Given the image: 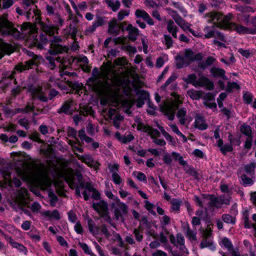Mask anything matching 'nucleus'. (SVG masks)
Here are the masks:
<instances>
[{
	"mask_svg": "<svg viewBox=\"0 0 256 256\" xmlns=\"http://www.w3.org/2000/svg\"><path fill=\"white\" fill-rule=\"evenodd\" d=\"M30 23H24L20 26V30L8 20V14L0 16V32L4 36H11L16 39L25 38L30 31Z\"/></svg>",
	"mask_w": 256,
	"mask_h": 256,
	"instance_id": "f257e3e1",
	"label": "nucleus"
},
{
	"mask_svg": "<svg viewBox=\"0 0 256 256\" xmlns=\"http://www.w3.org/2000/svg\"><path fill=\"white\" fill-rule=\"evenodd\" d=\"M111 69L108 66L102 68L104 80L100 79V76H92L89 81L92 83L94 91L97 92L110 93L116 86V80L114 76L110 77Z\"/></svg>",
	"mask_w": 256,
	"mask_h": 256,
	"instance_id": "f03ea898",
	"label": "nucleus"
},
{
	"mask_svg": "<svg viewBox=\"0 0 256 256\" xmlns=\"http://www.w3.org/2000/svg\"><path fill=\"white\" fill-rule=\"evenodd\" d=\"M204 18L206 19L207 22L212 24L211 26H206L204 28V32L205 33L204 38H214L224 42H226L224 34L216 30V28H223V24L218 22L222 18L220 12H208L205 14Z\"/></svg>",
	"mask_w": 256,
	"mask_h": 256,
	"instance_id": "7ed1b4c3",
	"label": "nucleus"
},
{
	"mask_svg": "<svg viewBox=\"0 0 256 256\" xmlns=\"http://www.w3.org/2000/svg\"><path fill=\"white\" fill-rule=\"evenodd\" d=\"M46 88L44 89L42 86L33 87L30 88V92L32 98L38 99L40 102H46L48 100H52L56 96L59 92L54 88L50 89L49 91L48 96H46Z\"/></svg>",
	"mask_w": 256,
	"mask_h": 256,
	"instance_id": "20e7f679",
	"label": "nucleus"
},
{
	"mask_svg": "<svg viewBox=\"0 0 256 256\" xmlns=\"http://www.w3.org/2000/svg\"><path fill=\"white\" fill-rule=\"evenodd\" d=\"M26 54L31 58L24 62H19L14 66V70L22 72L26 70H28L32 68L33 66H37L40 64L42 57L39 55H36L34 52L27 51Z\"/></svg>",
	"mask_w": 256,
	"mask_h": 256,
	"instance_id": "39448f33",
	"label": "nucleus"
},
{
	"mask_svg": "<svg viewBox=\"0 0 256 256\" xmlns=\"http://www.w3.org/2000/svg\"><path fill=\"white\" fill-rule=\"evenodd\" d=\"M62 41V39L57 36H54L50 39V48L48 50V52L51 55H56L58 54L68 52V48L60 44Z\"/></svg>",
	"mask_w": 256,
	"mask_h": 256,
	"instance_id": "423d86ee",
	"label": "nucleus"
},
{
	"mask_svg": "<svg viewBox=\"0 0 256 256\" xmlns=\"http://www.w3.org/2000/svg\"><path fill=\"white\" fill-rule=\"evenodd\" d=\"M116 199V203L112 204V206L114 209L115 219L117 220H121L122 221H123V216L128 213V207L126 204L121 202L118 198Z\"/></svg>",
	"mask_w": 256,
	"mask_h": 256,
	"instance_id": "0eeeda50",
	"label": "nucleus"
},
{
	"mask_svg": "<svg viewBox=\"0 0 256 256\" xmlns=\"http://www.w3.org/2000/svg\"><path fill=\"white\" fill-rule=\"evenodd\" d=\"M22 5L26 10V18L28 20H30V18H34V16H38L40 12L38 10L34 8H30L31 6L34 5V0H21Z\"/></svg>",
	"mask_w": 256,
	"mask_h": 256,
	"instance_id": "6e6552de",
	"label": "nucleus"
},
{
	"mask_svg": "<svg viewBox=\"0 0 256 256\" xmlns=\"http://www.w3.org/2000/svg\"><path fill=\"white\" fill-rule=\"evenodd\" d=\"M137 130L148 133L153 139L156 137L160 136V132L157 129L153 128L149 125L145 124L142 122H139L138 124Z\"/></svg>",
	"mask_w": 256,
	"mask_h": 256,
	"instance_id": "1a4fd4ad",
	"label": "nucleus"
},
{
	"mask_svg": "<svg viewBox=\"0 0 256 256\" xmlns=\"http://www.w3.org/2000/svg\"><path fill=\"white\" fill-rule=\"evenodd\" d=\"M230 29L234 30L240 34H256V28H248L236 23L230 24Z\"/></svg>",
	"mask_w": 256,
	"mask_h": 256,
	"instance_id": "9d476101",
	"label": "nucleus"
},
{
	"mask_svg": "<svg viewBox=\"0 0 256 256\" xmlns=\"http://www.w3.org/2000/svg\"><path fill=\"white\" fill-rule=\"evenodd\" d=\"M14 52L13 46L2 40H0V59L5 55H10Z\"/></svg>",
	"mask_w": 256,
	"mask_h": 256,
	"instance_id": "9b49d317",
	"label": "nucleus"
},
{
	"mask_svg": "<svg viewBox=\"0 0 256 256\" xmlns=\"http://www.w3.org/2000/svg\"><path fill=\"white\" fill-rule=\"evenodd\" d=\"M186 62H188V65L194 61H198L202 60L203 56L202 53L199 52L194 54L190 50H186L185 51L184 56Z\"/></svg>",
	"mask_w": 256,
	"mask_h": 256,
	"instance_id": "f8f14e48",
	"label": "nucleus"
},
{
	"mask_svg": "<svg viewBox=\"0 0 256 256\" xmlns=\"http://www.w3.org/2000/svg\"><path fill=\"white\" fill-rule=\"evenodd\" d=\"M198 86L205 87L208 90H212L214 88V84L207 78L201 76L196 80L195 87L196 88Z\"/></svg>",
	"mask_w": 256,
	"mask_h": 256,
	"instance_id": "ddd939ff",
	"label": "nucleus"
},
{
	"mask_svg": "<svg viewBox=\"0 0 256 256\" xmlns=\"http://www.w3.org/2000/svg\"><path fill=\"white\" fill-rule=\"evenodd\" d=\"M202 196L204 200H209L208 206L210 208L215 207L217 208H221L220 199L213 194H203Z\"/></svg>",
	"mask_w": 256,
	"mask_h": 256,
	"instance_id": "4468645a",
	"label": "nucleus"
},
{
	"mask_svg": "<svg viewBox=\"0 0 256 256\" xmlns=\"http://www.w3.org/2000/svg\"><path fill=\"white\" fill-rule=\"evenodd\" d=\"M78 160H80L82 162L85 163L90 168H96L99 166L100 164L97 162L94 161L92 157L90 155L84 154L82 156L76 155Z\"/></svg>",
	"mask_w": 256,
	"mask_h": 256,
	"instance_id": "2eb2a0df",
	"label": "nucleus"
},
{
	"mask_svg": "<svg viewBox=\"0 0 256 256\" xmlns=\"http://www.w3.org/2000/svg\"><path fill=\"white\" fill-rule=\"evenodd\" d=\"M76 176L78 182L82 181V176L81 172L77 170L74 173V174H69L66 176V180L70 185V188H73L75 186H77L75 182V177Z\"/></svg>",
	"mask_w": 256,
	"mask_h": 256,
	"instance_id": "dca6fc26",
	"label": "nucleus"
},
{
	"mask_svg": "<svg viewBox=\"0 0 256 256\" xmlns=\"http://www.w3.org/2000/svg\"><path fill=\"white\" fill-rule=\"evenodd\" d=\"M108 32L110 34L116 36L120 34V26L118 20L113 18L108 22Z\"/></svg>",
	"mask_w": 256,
	"mask_h": 256,
	"instance_id": "f3484780",
	"label": "nucleus"
},
{
	"mask_svg": "<svg viewBox=\"0 0 256 256\" xmlns=\"http://www.w3.org/2000/svg\"><path fill=\"white\" fill-rule=\"evenodd\" d=\"M38 182L40 188L46 190L51 186V180L48 176L44 174H40L38 178Z\"/></svg>",
	"mask_w": 256,
	"mask_h": 256,
	"instance_id": "a211bd4d",
	"label": "nucleus"
},
{
	"mask_svg": "<svg viewBox=\"0 0 256 256\" xmlns=\"http://www.w3.org/2000/svg\"><path fill=\"white\" fill-rule=\"evenodd\" d=\"M92 208L100 214H106L108 212L107 204L103 200L100 201L97 203H93L92 205Z\"/></svg>",
	"mask_w": 256,
	"mask_h": 256,
	"instance_id": "6ab92c4d",
	"label": "nucleus"
},
{
	"mask_svg": "<svg viewBox=\"0 0 256 256\" xmlns=\"http://www.w3.org/2000/svg\"><path fill=\"white\" fill-rule=\"evenodd\" d=\"M135 15L137 18H142L150 26L154 24L153 20L145 10L138 9L135 12Z\"/></svg>",
	"mask_w": 256,
	"mask_h": 256,
	"instance_id": "aec40b11",
	"label": "nucleus"
},
{
	"mask_svg": "<svg viewBox=\"0 0 256 256\" xmlns=\"http://www.w3.org/2000/svg\"><path fill=\"white\" fill-rule=\"evenodd\" d=\"M126 30L128 32V39L132 42L135 41L139 35L138 28L134 26L132 24H129L126 28Z\"/></svg>",
	"mask_w": 256,
	"mask_h": 256,
	"instance_id": "412c9836",
	"label": "nucleus"
},
{
	"mask_svg": "<svg viewBox=\"0 0 256 256\" xmlns=\"http://www.w3.org/2000/svg\"><path fill=\"white\" fill-rule=\"evenodd\" d=\"M40 28L46 34L50 36H52L54 33V30H58L56 26H50L44 22H40Z\"/></svg>",
	"mask_w": 256,
	"mask_h": 256,
	"instance_id": "4be33fe9",
	"label": "nucleus"
},
{
	"mask_svg": "<svg viewBox=\"0 0 256 256\" xmlns=\"http://www.w3.org/2000/svg\"><path fill=\"white\" fill-rule=\"evenodd\" d=\"M166 28L168 32L171 34L174 38H177L176 33L178 31V28L174 24V22L172 20H168Z\"/></svg>",
	"mask_w": 256,
	"mask_h": 256,
	"instance_id": "5701e85b",
	"label": "nucleus"
},
{
	"mask_svg": "<svg viewBox=\"0 0 256 256\" xmlns=\"http://www.w3.org/2000/svg\"><path fill=\"white\" fill-rule=\"evenodd\" d=\"M46 60L48 62L46 64L47 66L52 70H54L56 66L55 61H58V62H60L62 64L64 63L63 60L60 59V57L54 58L52 56H46Z\"/></svg>",
	"mask_w": 256,
	"mask_h": 256,
	"instance_id": "b1692460",
	"label": "nucleus"
},
{
	"mask_svg": "<svg viewBox=\"0 0 256 256\" xmlns=\"http://www.w3.org/2000/svg\"><path fill=\"white\" fill-rule=\"evenodd\" d=\"M210 72L213 76L216 78H221L224 80H226L227 78L225 76V71L222 68L214 67L210 69Z\"/></svg>",
	"mask_w": 256,
	"mask_h": 256,
	"instance_id": "393cba45",
	"label": "nucleus"
},
{
	"mask_svg": "<svg viewBox=\"0 0 256 256\" xmlns=\"http://www.w3.org/2000/svg\"><path fill=\"white\" fill-rule=\"evenodd\" d=\"M222 18V19L219 21L221 20V22H218V23H220L223 24V28H225L230 29V24L232 22H230L233 17V15L231 13H228V14L225 16L224 17L222 16V15L220 13Z\"/></svg>",
	"mask_w": 256,
	"mask_h": 256,
	"instance_id": "a878e982",
	"label": "nucleus"
},
{
	"mask_svg": "<svg viewBox=\"0 0 256 256\" xmlns=\"http://www.w3.org/2000/svg\"><path fill=\"white\" fill-rule=\"evenodd\" d=\"M194 125L196 128L200 130H204L208 128V126L205 123L204 119L200 116L196 118Z\"/></svg>",
	"mask_w": 256,
	"mask_h": 256,
	"instance_id": "bb28decb",
	"label": "nucleus"
},
{
	"mask_svg": "<svg viewBox=\"0 0 256 256\" xmlns=\"http://www.w3.org/2000/svg\"><path fill=\"white\" fill-rule=\"evenodd\" d=\"M72 102L66 101L62 106L58 110V112L59 114L64 113L66 114H70L72 112H70Z\"/></svg>",
	"mask_w": 256,
	"mask_h": 256,
	"instance_id": "cd10ccee",
	"label": "nucleus"
},
{
	"mask_svg": "<svg viewBox=\"0 0 256 256\" xmlns=\"http://www.w3.org/2000/svg\"><path fill=\"white\" fill-rule=\"evenodd\" d=\"M88 230L90 233H92L93 235H96L98 234L99 228L96 226L95 222L92 219H88Z\"/></svg>",
	"mask_w": 256,
	"mask_h": 256,
	"instance_id": "c85d7f7f",
	"label": "nucleus"
},
{
	"mask_svg": "<svg viewBox=\"0 0 256 256\" xmlns=\"http://www.w3.org/2000/svg\"><path fill=\"white\" fill-rule=\"evenodd\" d=\"M187 94L192 99L198 100L201 98L202 92L194 89H190L187 91Z\"/></svg>",
	"mask_w": 256,
	"mask_h": 256,
	"instance_id": "c756f323",
	"label": "nucleus"
},
{
	"mask_svg": "<svg viewBox=\"0 0 256 256\" xmlns=\"http://www.w3.org/2000/svg\"><path fill=\"white\" fill-rule=\"evenodd\" d=\"M105 2L113 12L117 11L120 6V2L118 0H105Z\"/></svg>",
	"mask_w": 256,
	"mask_h": 256,
	"instance_id": "7c9ffc66",
	"label": "nucleus"
},
{
	"mask_svg": "<svg viewBox=\"0 0 256 256\" xmlns=\"http://www.w3.org/2000/svg\"><path fill=\"white\" fill-rule=\"evenodd\" d=\"M143 230L140 228V226L138 228H135L133 230L132 234L134 235L135 240L138 242H140L142 241L144 238L143 236Z\"/></svg>",
	"mask_w": 256,
	"mask_h": 256,
	"instance_id": "2f4dec72",
	"label": "nucleus"
},
{
	"mask_svg": "<svg viewBox=\"0 0 256 256\" xmlns=\"http://www.w3.org/2000/svg\"><path fill=\"white\" fill-rule=\"evenodd\" d=\"M160 225L163 230H164L166 233L168 234V231L166 230V226L169 224L170 222V216L164 215L160 218Z\"/></svg>",
	"mask_w": 256,
	"mask_h": 256,
	"instance_id": "473e14b6",
	"label": "nucleus"
},
{
	"mask_svg": "<svg viewBox=\"0 0 256 256\" xmlns=\"http://www.w3.org/2000/svg\"><path fill=\"white\" fill-rule=\"evenodd\" d=\"M176 66L178 68L187 66L188 62H186L184 56H177L176 58Z\"/></svg>",
	"mask_w": 256,
	"mask_h": 256,
	"instance_id": "72a5a7b5",
	"label": "nucleus"
},
{
	"mask_svg": "<svg viewBox=\"0 0 256 256\" xmlns=\"http://www.w3.org/2000/svg\"><path fill=\"white\" fill-rule=\"evenodd\" d=\"M186 114V112L185 108H182L178 110L176 116L179 118L180 123L181 124H184L186 122L185 116Z\"/></svg>",
	"mask_w": 256,
	"mask_h": 256,
	"instance_id": "f704fd0d",
	"label": "nucleus"
},
{
	"mask_svg": "<svg viewBox=\"0 0 256 256\" xmlns=\"http://www.w3.org/2000/svg\"><path fill=\"white\" fill-rule=\"evenodd\" d=\"M44 214L48 217L54 218L56 220H59L60 218V214L58 210H54L52 212L46 210L44 212Z\"/></svg>",
	"mask_w": 256,
	"mask_h": 256,
	"instance_id": "c9c22d12",
	"label": "nucleus"
},
{
	"mask_svg": "<svg viewBox=\"0 0 256 256\" xmlns=\"http://www.w3.org/2000/svg\"><path fill=\"white\" fill-rule=\"evenodd\" d=\"M196 74H192L188 75L186 78H183V80L186 84H192L195 86L196 82Z\"/></svg>",
	"mask_w": 256,
	"mask_h": 256,
	"instance_id": "e433bc0d",
	"label": "nucleus"
},
{
	"mask_svg": "<svg viewBox=\"0 0 256 256\" xmlns=\"http://www.w3.org/2000/svg\"><path fill=\"white\" fill-rule=\"evenodd\" d=\"M124 120L123 116L119 114H116L112 119L114 126L116 128H119L120 122Z\"/></svg>",
	"mask_w": 256,
	"mask_h": 256,
	"instance_id": "4c0bfd02",
	"label": "nucleus"
},
{
	"mask_svg": "<svg viewBox=\"0 0 256 256\" xmlns=\"http://www.w3.org/2000/svg\"><path fill=\"white\" fill-rule=\"evenodd\" d=\"M52 19L54 23L56 24V27L59 26H62L63 25L64 20L58 13H56V14L52 16Z\"/></svg>",
	"mask_w": 256,
	"mask_h": 256,
	"instance_id": "58836bf2",
	"label": "nucleus"
},
{
	"mask_svg": "<svg viewBox=\"0 0 256 256\" xmlns=\"http://www.w3.org/2000/svg\"><path fill=\"white\" fill-rule=\"evenodd\" d=\"M241 180H242V184L245 187L254 184V182L252 178L247 176L245 174L241 176Z\"/></svg>",
	"mask_w": 256,
	"mask_h": 256,
	"instance_id": "ea45409f",
	"label": "nucleus"
},
{
	"mask_svg": "<svg viewBox=\"0 0 256 256\" xmlns=\"http://www.w3.org/2000/svg\"><path fill=\"white\" fill-rule=\"evenodd\" d=\"M184 170L186 174L192 176H194L196 179L198 178V173L192 166H186L184 168Z\"/></svg>",
	"mask_w": 256,
	"mask_h": 256,
	"instance_id": "a19ab883",
	"label": "nucleus"
},
{
	"mask_svg": "<svg viewBox=\"0 0 256 256\" xmlns=\"http://www.w3.org/2000/svg\"><path fill=\"white\" fill-rule=\"evenodd\" d=\"M136 94L138 96V98L144 101L149 100V94L144 90H138L136 91Z\"/></svg>",
	"mask_w": 256,
	"mask_h": 256,
	"instance_id": "79ce46f5",
	"label": "nucleus"
},
{
	"mask_svg": "<svg viewBox=\"0 0 256 256\" xmlns=\"http://www.w3.org/2000/svg\"><path fill=\"white\" fill-rule=\"evenodd\" d=\"M10 244L12 248H17L20 252H24L26 254L27 252L26 248L24 246L21 244L14 242V240L13 242L10 241Z\"/></svg>",
	"mask_w": 256,
	"mask_h": 256,
	"instance_id": "37998d69",
	"label": "nucleus"
},
{
	"mask_svg": "<svg viewBox=\"0 0 256 256\" xmlns=\"http://www.w3.org/2000/svg\"><path fill=\"white\" fill-rule=\"evenodd\" d=\"M256 164L254 162H251L246 165L244 167L245 172L248 174L252 176L254 174V169L256 168Z\"/></svg>",
	"mask_w": 256,
	"mask_h": 256,
	"instance_id": "c03bdc74",
	"label": "nucleus"
},
{
	"mask_svg": "<svg viewBox=\"0 0 256 256\" xmlns=\"http://www.w3.org/2000/svg\"><path fill=\"white\" fill-rule=\"evenodd\" d=\"M222 220L227 224H234L236 223V218L228 214H224L222 216Z\"/></svg>",
	"mask_w": 256,
	"mask_h": 256,
	"instance_id": "a18cd8bd",
	"label": "nucleus"
},
{
	"mask_svg": "<svg viewBox=\"0 0 256 256\" xmlns=\"http://www.w3.org/2000/svg\"><path fill=\"white\" fill-rule=\"evenodd\" d=\"M78 244L86 254H89L90 256H96V255L90 249L89 247L86 244L79 242Z\"/></svg>",
	"mask_w": 256,
	"mask_h": 256,
	"instance_id": "49530a36",
	"label": "nucleus"
},
{
	"mask_svg": "<svg viewBox=\"0 0 256 256\" xmlns=\"http://www.w3.org/2000/svg\"><path fill=\"white\" fill-rule=\"evenodd\" d=\"M240 130L243 134L247 136L248 137L252 136V131L250 126L243 124L240 128Z\"/></svg>",
	"mask_w": 256,
	"mask_h": 256,
	"instance_id": "de8ad7c7",
	"label": "nucleus"
},
{
	"mask_svg": "<svg viewBox=\"0 0 256 256\" xmlns=\"http://www.w3.org/2000/svg\"><path fill=\"white\" fill-rule=\"evenodd\" d=\"M210 247L212 250L215 249V246L213 244V242L211 240H208L206 239L202 240L200 244V248H204Z\"/></svg>",
	"mask_w": 256,
	"mask_h": 256,
	"instance_id": "09e8293b",
	"label": "nucleus"
},
{
	"mask_svg": "<svg viewBox=\"0 0 256 256\" xmlns=\"http://www.w3.org/2000/svg\"><path fill=\"white\" fill-rule=\"evenodd\" d=\"M172 12L174 13V14L172 16V18L174 20L176 24L180 26L183 24V23L185 20L176 12L173 10Z\"/></svg>",
	"mask_w": 256,
	"mask_h": 256,
	"instance_id": "8fccbe9b",
	"label": "nucleus"
},
{
	"mask_svg": "<svg viewBox=\"0 0 256 256\" xmlns=\"http://www.w3.org/2000/svg\"><path fill=\"white\" fill-rule=\"evenodd\" d=\"M222 244L226 248L229 252H230L234 248L231 242L227 238H224L222 240Z\"/></svg>",
	"mask_w": 256,
	"mask_h": 256,
	"instance_id": "3c124183",
	"label": "nucleus"
},
{
	"mask_svg": "<svg viewBox=\"0 0 256 256\" xmlns=\"http://www.w3.org/2000/svg\"><path fill=\"white\" fill-rule=\"evenodd\" d=\"M145 204V208H146L152 214L156 215V213L155 211L154 210V205L152 203H150L148 200H146L144 202Z\"/></svg>",
	"mask_w": 256,
	"mask_h": 256,
	"instance_id": "603ef678",
	"label": "nucleus"
},
{
	"mask_svg": "<svg viewBox=\"0 0 256 256\" xmlns=\"http://www.w3.org/2000/svg\"><path fill=\"white\" fill-rule=\"evenodd\" d=\"M233 150L232 146L231 144H226L220 148V152L224 154H226L228 152H230Z\"/></svg>",
	"mask_w": 256,
	"mask_h": 256,
	"instance_id": "864d4df0",
	"label": "nucleus"
},
{
	"mask_svg": "<svg viewBox=\"0 0 256 256\" xmlns=\"http://www.w3.org/2000/svg\"><path fill=\"white\" fill-rule=\"evenodd\" d=\"M30 138L32 140L40 144L44 142L43 140L40 139V134L38 132H34L30 136Z\"/></svg>",
	"mask_w": 256,
	"mask_h": 256,
	"instance_id": "5fc2aeb1",
	"label": "nucleus"
},
{
	"mask_svg": "<svg viewBox=\"0 0 256 256\" xmlns=\"http://www.w3.org/2000/svg\"><path fill=\"white\" fill-rule=\"evenodd\" d=\"M172 208L174 211L178 212L181 204V202L177 200H174L172 202Z\"/></svg>",
	"mask_w": 256,
	"mask_h": 256,
	"instance_id": "6e6d98bb",
	"label": "nucleus"
},
{
	"mask_svg": "<svg viewBox=\"0 0 256 256\" xmlns=\"http://www.w3.org/2000/svg\"><path fill=\"white\" fill-rule=\"evenodd\" d=\"M244 101L247 104H250L252 102V100L253 96L252 94L250 92H246L243 96Z\"/></svg>",
	"mask_w": 256,
	"mask_h": 256,
	"instance_id": "4d7b16f0",
	"label": "nucleus"
},
{
	"mask_svg": "<svg viewBox=\"0 0 256 256\" xmlns=\"http://www.w3.org/2000/svg\"><path fill=\"white\" fill-rule=\"evenodd\" d=\"M164 43L167 47L168 48H170L172 46L173 41L172 40V38L170 35L168 34H164Z\"/></svg>",
	"mask_w": 256,
	"mask_h": 256,
	"instance_id": "13d9d810",
	"label": "nucleus"
},
{
	"mask_svg": "<svg viewBox=\"0 0 256 256\" xmlns=\"http://www.w3.org/2000/svg\"><path fill=\"white\" fill-rule=\"evenodd\" d=\"M129 14H130L129 10H122L118 12V20H122L124 19V18L126 16H128Z\"/></svg>",
	"mask_w": 256,
	"mask_h": 256,
	"instance_id": "bf43d9fd",
	"label": "nucleus"
},
{
	"mask_svg": "<svg viewBox=\"0 0 256 256\" xmlns=\"http://www.w3.org/2000/svg\"><path fill=\"white\" fill-rule=\"evenodd\" d=\"M66 132L68 136L76 138L77 136V132L74 128L72 127H68L67 128Z\"/></svg>",
	"mask_w": 256,
	"mask_h": 256,
	"instance_id": "052dcab7",
	"label": "nucleus"
},
{
	"mask_svg": "<svg viewBox=\"0 0 256 256\" xmlns=\"http://www.w3.org/2000/svg\"><path fill=\"white\" fill-rule=\"evenodd\" d=\"M108 167L110 172L112 174L118 173L119 168V165L116 164H108Z\"/></svg>",
	"mask_w": 256,
	"mask_h": 256,
	"instance_id": "680f3d73",
	"label": "nucleus"
},
{
	"mask_svg": "<svg viewBox=\"0 0 256 256\" xmlns=\"http://www.w3.org/2000/svg\"><path fill=\"white\" fill-rule=\"evenodd\" d=\"M220 199V202L221 204V206L223 204H226V205H229L230 200L231 198V197H226L225 196H219Z\"/></svg>",
	"mask_w": 256,
	"mask_h": 256,
	"instance_id": "e2e57ef3",
	"label": "nucleus"
},
{
	"mask_svg": "<svg viewBox=\"0 0 256 256\" xmlns=\"http://www.w3.org/2000/svg\"><path fill=\"white\" fill-rule=\"evenodd\" d=\"M240 88V86L236 82H228V86L226 88V90L228 92H230L232 89H236L238 90Z\"/></svg>",
	"mask_w": 256,
	"mask_h": 256,
	"instance_id": "0e129e2a",
	"label": "nucleus"
},
{
	"mask_svg": "<svg viewBox=\"0 0 256 256\" xmlns=\"http://www.w3.org/2000/svg\"><path fill=\"white\" fill-rule=\"evenodd\" d=\"M76 60L77 62L82 63L84 66H87L88 64V60L86 56H82L76 58L74 59V60Z\"/></svg>",
	"mask_w": 256,
	"mask_h": 256,
	"instance_id": "69168bd1",
	"label": "nucleus"
},
{
	"mask_svg": "<svg viewBox=\"0 0 256 256\" xmlns=\"http://www.w3.org/2000/svg\"><path fill=\"white\" fill-rule=\"evenodd\" d=\"M237 17L238 18L240 19V20L246 24H248L250 22V16L248 14H244L242 15L238 14L237 15Z\"/></svg>",
	"mask_w": 256,
	"mask_h": 256,
	"instance_id": "338daca9",
	"label": "nucleus"
},
{
	"mask_svg": "<svg viewBox=\"0 0 256 256\" xmlns=\"http://www.w3.org/2000/svg\"><path fill=\"white\" fill-rule=\"evenodd\" d=\"M112 179L116 184H120L122 182V179L118 173L112 174Z\"/></svg>",
	"mask_w": 256,
	"mask_h": 256,
	"instance_id": "774afa93",
	"label": "nucleus"
}]
</instances>
